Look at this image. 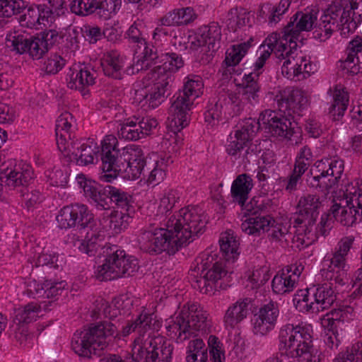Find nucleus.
Listing matches in <instances>:
<instances>
[{"label": "nucleus", "instance_id": "f257e3e1", "mask_svg": "<svg viewBox=\"0 0 362 362\" xmlns=\"http://www.w3.org/2000/svg\"><path fill=\"white\" fill-rule=\"evenodd\" d=\"M267 47V49H264L260 56L254 64L255 71H258L261 69L266 61L270 57L271 54L274 53L279 62L284 60L281 66L282 74L289 79L297 77L306 78L311 74L315 72V66L310 59L303 54H298L296 41L290 40L288 44L285 39L279 40V35L276 33H272L264 40L261 47Z\"/></svg>", "mask_w": 362, "mask_h": 362}, {"label": "nucleus", "instance_id": "f03ea898", "mask_svg": "<svg viewBox=\"0 0 362 362\" xmlns=\"http://www.w3.org/2000/svg\"><path fill=\"white\" fill-rule=\"evenodd\" d=\"M115 333L118 335L116 325L111 321H104L88 329L76 331L71 339V348L80 357L100 356L107 346L109 338Z\"/></svg>", "mask_w": 362, "mask_h": 362}, {"label": "nucleus", "instance_id": "7ed1b4c3", "mask_svg": "<svg viewBox=\"0 0 362 362\" xmlns=\"http://www.w3.org/2000/svg\"><path fill=\"white\" fill-rule=\"evenodd\" d=\"M278 339L281 354L288 357L317 356L313 354V329L309 325L285 324L279 329Z\"/></svg>", "mask_w": 362, "mask_h": 362}, {"label": "nucleus", "instance_id": "20e7f679", "mask_svg": "<svg viewBox=\"0 0 362 362\" xmlns=\"http://www.w3.org/2000/svg\"><path fill=\"white\" fill-rule=\"evenodd\" d=\"M203 86L200 76L194 75L187 78L182 90L177 93L176 98L169 108L168 126L174 132H180L188 125L189 112L194 100L202 93Z\"/></svg>", "mask_w": 362, "mask_h": 362}, {"label": "nucleus", "instance_id": "39448f33", "mask_svg": "<svg viewBox=\"0 0 362 362\" xmlns=\"http://www.w3.org/2000/svg\"><path fill=\"white\" fill-rule=\"evenodd\" d=\"M165 228L156 226L150 223L142 228L137 236L139 249L150 255H159L166 252L168 255L175 254L182 245L180 243L176 233L171 231L169 219L165 223Z\"/></svg>", "mask_w": 362, "mask_h": 362}, {"label": "nucleus", "instance_id": "423d86ee", "mask_svg": "<svg viewBox=\"0 0 362 362\" xmlns=\"http://www.w3.org/2000/svg\"><path fill=\"white\" fill-rule=\"evenodd\" d=\"M171 231L182 246H186L205 231L206 218L202 209L197 206H187L168 217Z\"/></svg>", "mask_w": 362, "mask_h": 362}, {"label": "nucleus", "instance_id": "0eeeda50", "mask_svg": "<svg viewBox=\"0 0 362 362\" xmlns=\"http://www.w3.org/2000/svg\"><path fill=\"white\" fill-rule=\"evenodd\" d=\"M132 150L127 146L119 148L117 139L107 135L102 141L101 160L103 173L101 180L110 182L127 169V160Z\"/></svg>", "mask_w": 362, "mask_h": 362}, {"label": "nucleus", "instance_id": "6e6552de", "mask_svg": "<svg viewBox=\"0 0 362 362\" xmlns=\"http://www.w3.org/2000/svg\"><path fill=\"white\" fill-rule=\"evenodd\" d=\"M330 208L333 218L344 226H352L362 221V193L354 186H349L340 196L334 199Z\"/></svg>", "mask_w": 362, "mask_h": 362}, {"label": "nucleus", "instance_id": "1a4fd4ad", "mask_svg": "<svg viewBox=\"0 0 362 362\" xmlns=\"http://www.w3.org/2000/svg\"><path fill=\"white\" fill-rule=\"evenodd\" d=\"M173 346L163 337L136 338L132 346V358L135 362H170Z\"/></svg>", "mask_w": 362, "mask_h": 362}, {"label": "nucleus", "instance_id": "9d476101", "mask_svg": "<svg viewBox=\"0 0 362 362\" xmlns=\"http://www.w3.org/2000/svg\"><path fill=\"white\" fill-rule=\"evenodd\" d=\"M139 268L136 258L127 255L124 250H117L107 256L105 262L98 267L97 279L100 281H110L132 276Z\"/></svg>", "mask_w": 362, "mask_h": 362}, {"label": "nucleus", "instance_id": "9b49d317", "mask_svg": "<svg viewBox=\"0 0 362 362\" xmlns=\"http://www.w3.org/2000/svg\"><path fill=\"white\" fill-rule=\"evenodd\" d=\"M333 281L313 286L300 291L298 304H303V309L312 313H318L329 308L337 300Z\"/></svg>", "mask_w": 362, "mask_h": 362}, {"label": "nucleus", "instance_id": "f8f14e48", "mask_svg": "<svg viewBox=\"0 0 362 362\" xmlns=\"http://www.w3.org/2000/svg\"><path fill=\"white\" fill-rule=\"evenodd\" d=\"M6 45L18 54L28 53L33 59H41L48 52L42 38L39 35L28 37L18 32L6 35Z\"/></svg>", "mask_w": 362, "mask_h": 362}, {"label": "nucleus", "instance_id": "ddd939ff", "mask_svg": "<svg viewBox=\"0 0 362 362\" xmlns=\"http://www.w3.org/2000/svg\"><path fill=\"white\" fill-rule=\"evenodd\" d=\"M244 216L247 218L242 223L241 230L249 235L261 236L270 230V226L275 223V219L270 215H262L259 208L254 207L252 202L247 204L243 209Z\"/></svg>", "mask_w": 362, "mask_h": 362}, {"label": "nucleus", "instance_id": "4468645a", "mask_svg": "<svg viewBox=\"0 0 362 362\" xmlns=\"http://www.w3.org/2000/svg\"><path fill=\"white\" fill-rule=\"evenodd\" d=\"M151 78L156 82L153 90L144 96V105H148L151 108L158 107L165 100V95L171 88L173 79L170 74L165 72V67H158L157 69L151 71Z\"/></svg>", "mask_w": 362, "mask_h": 362}, {"label": "nucleus", "instance_id": "2eb2a0df", "mask_svg": "<svg viewBox=\"0 0 362 362\" xmlns=\"http://www.w3.org/2000/svg\"><path fill=\"white\" fill-rule=\"evenodd\" d=\"M317 18V12L315 10L297 12L285 26L282 35L279 34V40L285 39L288 44L290 43V40L296 41L300 32L310 31L313 29Z\"/></svg>", "mask_w": 362, "mask_h": 362}, {"label": "nucleus", "instance_id": "dca6fc26", "mask_svg": "<svg viewBox=\"0 0 362 362\" xmlns=\"http://www.w3.org/2000/svg\"><path fill=\"white\" fill-rule=\"evenodd\" d=\"M279 315L277 303L269 301L262 305L252 319L253 332L264 336L274 329Z\"/></svg>", "mask_w": 362, "mask_h": 362}, {"label": "nucleus", "instance_id": "f3484780", "mask_svg": "<svg viewBox=\"0 0 362 362\" xmlns=\"http://www.w3.org/2000/svg\"><path fill=\"white\" fill-rule=\"evenodd\" d=\"M325 21L330 23L334 30H339L341 35H346L353 33L357 28L356 23L352 19L348 7L344 2L334 3L331 5L324 13Z\"/></svg>", "mask_w": 362, "mask_h": 362}, {"label": "nucleus", "instance_id": "a211bd4d", "mask_svg": "<svg viewBox=\"0 0 362 362\" xmlns=\"http://www.w3.org/2000/svg\"><path fill=\"white\" fill-rule=\"evenodd\" d=\"M277 107L280 112L288 117L300 112L308 105V98L304 92L298 88L285 89L276 96Z\"/></svg>", "mask_w": 362, "mask_h": 362}, {"label": "nucleus", "instance_id": "6ab92c4d", "mask_svg": "<svg viewBox=\"0 0 362 362\" xmlns=\"http://www.w3.org/2000/svg\"><path fill=\"white\" fill-rule=\"evenodd\" d=\"M321 205L320 197L317 194H308L301 197L297 204L294 223L314 226Z\"/></svg>", "mask_w": 362, "mask_h": 362}, {"label": "nucleus", "instance_id": "aec40b11", "mask_svg": "<svg viewBox=\"0 0 362 362\" xmlns=\"http://www.w3.org/2000/svg\"><path fill=\"white\" fill-rule=\"evenodd\" d=\"M288 116H277L276 113L272 110H266L260 115L259 119L264 124H267L269 132L272 136H280L288 140H292L291 137L296 134L292 122Z\"/></svg>", "mask_w": 362, "mask_h": 362}, {"label": "nucleus", "instance_id": "412c9836", "mask_svg": "<svg viewBox=\"0 0 362 362\" xmlns=\"http://www.w3.org/2000/svg\"><path fill=\"white\" fill-rule=\"evenodd\" d=\"M104 232L93 223L91 227L82 230L81 235H73L74 246L89 256L95 255L104 240Z\"/></svg>", "mask_w": 362, "mask_h": 362}, {"label": "nucleus", "instance_id": "4be33fe9", "mask_svg": "<svg viewBox=\"0 0 362 362\" xmlns=\"http://www.w3.org/2000/svg\"><path fill=\"white\" fill-rule=\"evenodd\" d=\"M68 145L69 151H60L69 161H75L78 165L85 166L93 163L99 153L98 146L93 141L90 144H80L77 141H71Z\"/></svg>", "mask_w": 362, "mask_h": 362}, {"label": "nucleus", "instance_id": "5701e85b", "mask_svg": "<svg viewBox=\"0 0 362 362\" xmlns=\"http://www.w3.org/2000/svg\"><path fill=\"white\" fill-rule=\"evenodd\" d=\"M76 181L79 187L83 189L85 197L90 199L98 209H110V185L98 188L94 182L88 180L83 174L76 177Z\"/></svg>", "mask_w": 362, "mask_h": 362}, {"label": "nucleus", "instance_id": "b1692460", "mask_svg": "<svg viewBox=\"0 0 362 362\" xmlns=\"http://www.w3.org/2000/svg\"><path fill=\"white\" fill-rule=\"evenodd\" d=\"M25 11L18 17V22L22 27L33 28L37 25H45L49 23L53 12L46 4H26Z\"/></svg>", "mask_w": 362, "mask_h": 362}, {"label": "nucleus", "instance_id": "393cba45", "mask_svg": "<svg viewBox=\"0 0 362 362\" xmlns=\"http://www.w3.org/2000/svg\"><path fill=\"white\" fill-rule=\"evenodd\" d=\"M71 71L68 88L78 90L83 98H88L90 95L89 87L95 83L96 72L85 66L74 68Z\"/></svg>", "mask_w": 362, "mask_h": 362}, {"label": "nucleus", "instance_id": "a878e982", "mask_svg": "<svg viewBox=\"0 0 362 362\" xmlns=\"http://www.w3.org/2000/svg\"><path fill=\"white\" fill-rule=\"evenodd\" d=\"M4 175L6 179L4 182L8 187H26L33 178V170L30 165L19 163L13 169H7Z\"/></svg>", "mask_w": 362, "mask_h": 362}, {"label": "nucleus", "instance_id": "bb28decb", "mask_svg": "<svg viewBox=\"0 0 362 362\" xmlns=\"http://www.w3.org/2000/svg\"><path fill=\"white\" fill-rule=\"evenodd\" d=\"M189 317V309L186 310L183 308L173 320V323L167 327L170 334L176 337L177 343L183 342L193 336Z\"/></svg>", "mask_w": 362, "mask_h": 362}, {"label": "nucleus", "instance_id": "cd10ccee", "mask_svg": "<svg viewBox=\"0 0 362 362\" xmlns=\"http://www.w3.org/2000/svg\"><path fill=\"white\" fill-rule=\"evenodd\" d=\"M73 120V116L68 112L61 114L57 119L55 132L59 151H69L68 144L74 141L71 137L70 132Z\"/></svg>", "mask_w": 362, "mask_h": 362}, {"label": "nucleus", "instance_id": "c85d7f7f", "mask_svg": "<svg viewBox=\"0 0 362 362\" xmlns=\"http://www.w3.org/2000/svg\"><path fill=\"white\" fill-rule=\"evenodd\" d=\"M221 39V29L218 23L212 22L199 28V46H207L209 50L214 52L219 47Z\"/></svg>", "mask_w": 362, "mask_h": 362}, {"label": "nucleus", "instance_id": "c756f323", "mask_svg": "<svg viewBox=\"0 0 362 362\" xmlns=\"http://www.w3.org/2000/svg\"><path fill=\"white\" fill-rule=\"evenodd\" d=\"M346 267V257L335 252L330 259L325 276L336 284L344 285L348 280Z\"/></svg>", "mask_w": 362, "mask_h": 362}, {"label": "nucleus", "instance_id": "7c9ffc66", "mask_svg": "<svg viewBox=\"0 0 362 362\" xmlns=\"http://www.w3.org/2000/svg\"><path fill=\"white\" fill-rule=\"evenodd\" d=\"M252 300L249 298H240L230 305L226 311L223 322L227 327H234L247 317L248 306Z\"/></svg>", "mask_w": 362, "mask_h": 362}, {"label": "nucleus", "instance_id": "2f4dec72", "mask_svg": "<svg viewBox=\"0 0 362 362\" xmlns=\"http://www.w3.org/2000/svg\"><path fill=\"white\" fill-rule=\"evenodd\" d=\"M253 187L252 180L247 174L238 175L231 186V196L234 202L238 203L242 209L245 207V202Z\"/></svg>", "mask_w": 362, "mask_h": 362}, {"label": "nucleus", "instance_id": "473e14b6", "mask_svg": "<svg viewBox=\"0 0 362 362\" xmlns=\"http://www.w3.org/2000/svg\"><path fill=\"white\" fill-rule=\"evenodd\" d=\"M124 65V57L116 51L108 52L101 62L105 75L115 79L122 78Z\"/></svg>", "mask_w": 362, "mask_h": 362}, {"label": "nucleus", "instance_id": "72a5a7b5", "mask_svg": "<svg viewBox=\"0 0 362 362\" xmlns=\"http://www.w3.org/2000/svg\"><path fill=\"white\" fill-rule=\"evenodd\" d=\"M344 161L339 159L325 158L317 160L314 164V169L310 173L314 175H334L333 177H341L344 173Z\"/></svg>", "mask_w": 362, "mask_h": 362}, {"label": "nucleus", "instance_id": "f704fd0d", "mask_svg": "<svg viewBox=\"0 0 362 362\" xmlns=\"http://www.w3.org/2000/svg\"><path fill=\"white\" fill-rule=\"evenodd\" d=\"M259 73L245 74L243 78L242 97L244 100L254 105L259 102L261 86L259 83Z\"/></svg>", "mask_w": 362, "mask_h": 362}, {"label": "nucleus", "instance_id": "c9c22d12", "mask_svg": "<svg viewBox=\"0 0 362 362\" xmlns=\"http://www.w3.org/2000/svg\"><path fill=\"white\" fill-rule=\"evenodd\" d=\"M152 320V315L146 313H142L135 320L129 322L126 326L123 327L121 333H119L117 329L118 335H117V333H115L112 337H119L120 335L122 337H127L136 330H137L139 334L141 335L150 329ZM116 327L117 328V326Z\"/></svg>", "mask_w": 362, "mask_h": 362}, {"label": "nucleus", "instance_id": "e433bc0d", "mask_svg": "<svg viewBox=\"0 0 362 362\" xmlns=\"http://www.w3.org/2000/svg\"><path fill=\"white\" fill-rule=\"evenodd\" d=\"M66 284L64 281H52L45 280L42 283L35 284L32 291L37 298H50L62 293Z\"/></svg>", "mask_w": 362, "mask_h": 362}, {"label": "nucleus", "instance_id": "4c0bfd02", "mask_svg": "<svg viewBox=\"0 0 362 362\" xmlns=\"http://www.w3.org/2000/svg\"><path fill=\"white\" fill-rule=\"evenodd\" d=\"M220 249L227 261L234 260L239 255V241L233 230H227L221 234L219 240Z\"/></svg>", "mask_w": 362, "mask_h": 362}, {"label": "nucleus", "instance_id": "58836bf2", "mask_svg": "<svg viewBox=\"0 0 362 362\" xmlns=\"http://www.w3.org/2000/svg\"><path fill=\"white\" fill-rule=\"evenodd\" d=\"M296 235L292 238L293 243L295 247L302 250L310 245L316 239L315 231L313 230V226H306L305 223L296 224Z\"/></svg>", "mask_w": 362, "mask_h": 362}, {"label": "nucleus", "instance_id": "ea45409f", "mask_svg": "<svg viewBox=\"0 0 362 362\" xmlns=\"http://www.w3.org/2000/svg\"><path fill=\"white\" fill-rule=\"evenodd\" d=\"M297 283L288 275L287 270H280L273 278L272 287L276 294L283 295L291 293L296 288Z\"/></svg>", "mask_w": 362, "mask_h": 362}, {"label": "nucleus", "instance_id": "a19ab883", "mask_svg": "<svg viewBox=\"0 0 362 362\" xmlns=\"http://www.w3.org/2000/svg\"><path fill=\"white\" fill-rule=\"evenodd\" d=\"M252 39L247 42L233 45L226 53L223 63L228 66H235L240 63L243 57L247 54L251 47Z\"/></svg>", "mask_w": 362, "mask_h": 362}, {"label": "nucleus", "instance_id": "79ce46f5", "mask_svg": "<svg viewBox=\"0 0 362 362\" xmlns=\"http://www.w3.org/2000/svg\"><path fill=\"white\" fill-rule=\"evenodd\" d=\"M189 322L193 331V335L196 332L205 334L209 331L211 327V320L209 319V314L204 310H189Z\"/></svg>", "mask_w": 362, "mask_h": 362}, {"label": "nucleus", "instance_id": "37998d69", "mask_svg": "<svg viewBox=\"0 0 362 362\" xmlns=\"http://www.w3.org/2000/svg\"><path fill=\"white\" fill-rule=\"evenodd\" d=\"M74 211V220L76 219V226L82 233V230L87 229L88 227L95 223L94 216L84 204H73Z\"/></svg>", "mask_w": 362, "mask_h": 362}, {"label": "nucleus", "instance_id": "c03bdc74", "mask_svg": "<svg viewBox=\"0 0 362 362\" xmlns=\"http://www.w3.org/2000/svg\"><path fill=\"white\" fill-rule=\"evenodd\" d=\"M248 21L247 12L244 8L234 7L228 12L226 26L229 31L235 33L245 26Z\"/></svg>", "mask_w": 362, "mask_h": 362}, {"label": "nucleus", "instance_id": "a18cd8bd", "mask_svg": "<svg viewBox=\"0 0 362 362\" xmlns=\"http://www.w3.org/2000/svg\"><path fill=\"white\" fill-rule=\"evenodd\" d=\"M333 103L329 107V113L334 120H339L344 113L348 105L347 94L342 90L335 89L333 95Z\"/></svg>", "mask_w": 362, "mask_h": 362}, {"label": "nucleus", "instance_id": "49530a36", "mask_svg": "<svg viewBox=\"0 0 362 362\" xmlns=\"http://www.w3.org/2000/svg\"><path fill=\"white\" fill-rule=\"evenodd\" d=\"M333 176V175L332 176L329 175L327 176L313 175L310 180H308V185L310 187L327 194L330 189L337 187L340 181L341 177Z\"/></svg>", "mask_w": 362, "mask_h": 362}, {"label": "nucleus", "instance_id": "de8ad7c7", "mask_svg": "<svg viewBox=\"0 0 362 362\" xmlns=\"http://www.w3.org/2000/svg\"><path fill=\"white\" fill-rule=\"evenodd\" d=\"M198 274L199 272L196 269L192 270L189 274L192 286L194 289L204 294L211 293L216 289L217 286H214V283L209 281V279L206 277L204 272L202 274L201 272L200 275L199 276Z\"/></svg>", "mask_w": 362, "mask_h": 362}, {"label": "nucleus", "instance_id": "09e8293b", "mask_svg": "<svg viewBox=\"0 0 362 362\" xmlns=\"http://www.w3.org/2000/svg\"><path fill=\"white\" fill-rule=\"evenodd\" d=\"M110 205L114 203L121 211H129L132 207V197L122 189L110 185Z\"/></svg>", "mask_w": 362, "mask_h": 362}, {"label": "nucleus", "instance_id": "8fccbe9b", "mask_svg": "<svg viewBox=\"0 0 362 362\" xmlns=\"http://www.w3.org/2000/svg\"><path fill=\"white\" fill-rule=\"evenodd\" d=\"M187 362H195L196 357H199V361H207L208 347L201 339H195L189 341L187 347Z\"/></svg>", "mask_w": 362, "mask_h": 362}, {"label": "nucleus", "instance_id": "3c124183", "mask_svg": "<svg viewBox=\"0 0 362 362\" xmlns=\"http://www.w3.org/2000/svg\"><path fill=\"white\" fill-rule=\"evenodd\" d=\"M129 211H112L108 216L109 228L113 233L117 234L126 229L129 226V221L131 217Z\"/></svg>", "mask_w": 362, "mask_h": 362}, {"label": "nucleus", "instance_id": "603ef678", "mask_svg": "<svg viewBox=\"0 0 362 362\" xmlns=\"http://www.w3.org/2000/svg\"><path fill=\"white\" fill-rule=\"evenodd\" d=\"M96 0H73L70 4L71 11L79 16L96 15Z\"/></svg>", "mask_w": 362, "mask_h": 362}, {"label": "nucleus", "instance_id": "864d4df0", "mask_svg": "<svg viewBox=\"0 0 362 362\" xmlns=\"http://www.w3.org/2000/svg\"><path fill=\"white\" fill-rule=\"evenodd\" d=\"M160 57L163 58L162 61L165 60L163 65L156 66L152 71L157 69L158 67H165V72L169 73L171 78L173 80L172 73L178 71L184 66V60L182 57L175 52L162 54Z\"/></svg>", "mask_w": 362, "mask_h": 362}, {"label": "nucleus", "instance_id": "5fc2aeb1", "mask_svg": "<svg viewBox=\"0 0 362 362\" xmlns=\"http://www.w3.org/2000/svg\"><path fill=\"white\" fill-rule=\"evenodd\" d=\"M121 5V0H96V16L103 20L109 19Z\"/></svg>", "mask_w": 362, "mask_h": 362}, {"label": "nucleus", "instance_id": "6e6d98bb", "mask_svg": "<svg viewBox=\"0 0 362 362\" xmlns=\"http://www.w3.org/2000/svg\"><path fill=\"white\" fill-rule=\"evenodd\" d=\"M25 8L24 0H0V16L6 18L20 14Z\"/></svg>", "mask_w": 362, "mask_h": 362}, {"label": "nucleus", "instance_id": "4d7b16f0", "mask_svg": "<svg viewBox=\"0 0 362 362\" xmlns=\"http://www.w3.org/2000/svg\"><path fill=\"white\" fill-rule=\"evenodd\" d=\"M137 118L136 121L127 119L126 123L121 124L118 131L119 137L129 141H136L142 138L141 129L137 124Z\"/></svg>", "mask_w": 362, "mask_h": 362}, {"label": "nucleus", "instance_id": "13d9d810", "mask_svg": "<svg viewBox=\"0 0 362 362\" xmlns=\"http://www.w3.org/2000/svg\"><path fill=\"white\" fill-rule=\"evenodd\" d=\"M259 129V120L256 121L255 119L248 118L243 122L240 129L235 131V134L238 135L239 138H242V140L250 143Z\"/></svg>", "mask_w": 362, "mask_h": 362}, {"label": "nucleus", "instance_id": "bf43d9fd", "mask_svg": "<svg viewBox=\"0 0 362 362\" xmlns=\"http://www.w3.org/2000/svg\"><path fill=\"white\" fill-rule=\"evenodd\" d=\"M290 226H287L283 223H277L270 226L268 238L270 241L276 243H287L288 239L291 238V233L289 232Z\"/></svg>", "mask_w": 362, "mask_h": 362}, {"label": "nucleus", "instance_id": "052dcab7", "mask_svg": "<svg viewBox=\"0 0 362 362\" xmlns=\"http://www.w3.org/2000/svg\"><path fill=\"white\" fill-rule=\"evenodd\" d=\"M269 279V269L267 267L254 268L247 274V280L251 284V288H258L264 285Z\"/></svg>", "mask_w": 362, "mask_h": 362}, {"label": "nucleus", "instance_id": "680f3d73", "mask_svg": "<svg viewBox=\"0 0 362 362\" xmlns=\"http://www.w3.org/2000/svg\"><path fill=\"white\" fill-rule=\"evenodd\" d=\"M74 211L73 204L67 205L60 209L57 216V221L59 227L68 229L76 227V219L74 220Z\"/></svg>", "mask_w": 362, "mask_h": 362}, {"label": "nucleus", "instance_id": "e2e57ef3", "mask_svg": "<svg viewBox=\"0 0 362 362\" xmlns=\"http://www.w3.org/2000/svg\"><path fill=\"white\" fill-rule=\"evenodd\" d=\"M40 310V307L35 303H31L26 305L23 309H18L16 314V318L19 323L26 325L37 317V313Z\"/></svg>", "mask_w": 362, "mask_h": 362}, {"label": "nucleus", "instance_id": "0e129e2a", "mask_svg": "<svg viewBox=\"0 0 362 362\" xmlns=\"http://www.w3.org/2000/svg\"><path fill=\"white\" fill-rule=\"evenodd\" d=\"M325 18V14L320 17L319 22L316 23L315 30L313 33L314 37L320 40L321 42L329 39L332 34L336 31L329 22L327 23Z\"/></svg>", "mask_w": 362, "mask_h": 362}, {"label": "nucleus", "instance_id": "69168bd1", "mask_svg": "<svg viewBox=\"0 0 362 362\" xmlns=\"http://www.w3.org/2000/svg\"><path fill=\"white\" fill-rule=\"evenodd\" d=\"M248 144L246 141L242 140V138H239L238 135L235 133L233 136L230 135L226 145V151L228 155L235 157L236 159L238 157H240L242 151L245 146H247Z\"/></svg>", "mask_w": 362, "mask_h": 362}, {"label": "nucleus", "instance_id": "338daca9", "mask_svg": "<svg viewBox=\"0 0 362 362\" xmlns=\"http://www.w3.org/2000/svg\"><path fill=\"white\" fill-rule=\"evenodd\" d=\"M222 344L218 337L210 335L208 339V348L209 349L210 360L211 362H223L224 353L221 349Z\"/></svg>", "mask_w": 362, "mask_h": 362}, {"label": "nucleus", "instance_id": "774afa93", "mask_svg": "<svg viewBox=\"0 0 362 362\" xmlns=\"http://www.w3.org/2000/svg\"><path fill=\"white\" fill-rule=\"evenodd\" d=\"M65 65V60L57 54H51L44 63V69L47 74H55Z\"/></svg>", "mask_w": 362, "mask_h": 362}]
</instances>
